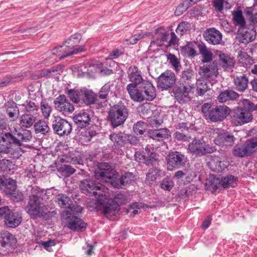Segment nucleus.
<instances>
[{
    "instance_id": "39",
    "label": "nucleus",
    "mask_w": 257,
    "mask_h": 257,
    "mask_svg": "<svg viewBox=\"0 0 257 257\" xmlns=\"http://www.w3.org/2000/svg\"><path fill=\"white\" fill-rule=\"evenodd\" d=\"M34 129L36 133L45 135L49 132V127L46 121L41 119L35 123Z\"/></svg>"
},
{
    "instance_id": "8",
    "label": "nucleus",
    "mask_w": 257,
    "mask_h": 257,
    "mask_svg": "<svg viewBox=\"0 0 257 257\" xmlns=\"http://www.w3.org/2000/svg\"><path fill=\"white\" fill-rule=\"evenodd\" d=\"M244 107H239L234 110L231 117V122L234 125H241L250 122L252 116L249 110L252 109L250 102L247 99L242 101Z\"/></svg>"
},
{
    "instance_id": "34",
    "label": "nucleus",
    "mask_w": 257,
    "mask_h": 257,
    "mask_svg": "<svg viewBox=\"0 0 257 257\" xmlns=\"http://www.w3.org/2000/svg\"><path fill=\"white\" fill-rule=\"evenodd\" d=\"M230 165L229 162H208L207 166L211 171L220 172Z\"/></svg>"
},
{
    "instance_id": "18",
    "label": "nucleus",
    "mask_w": 257,
    "mask_h": 257,
    "mask_svg": "<svg viewBox=\"0 0 257 257\" xmlns=\"http://www.w3.org/2000/svg\"><path fill=\"white\" fill-rule=\"evenodd\" d=\"M70 200L69 198L65 197V202ZM83 207L76 203H65V218L79 217L82 213Z\"/></svg>"
},
{
    "instance_id": "55",
    "label": "nucleus",
    "mask_w": 257,
    "mask_h": 257,
    "mask_svg": "<svg viewBox=\"0 0 257 257\" xmlns=\"http://www.w3.org/2000/svg\"><path fill=\"white\" fill-rule=\"evenodd\" d=\"M185 159V156L177 151L171 152L168 155V161H183Z\"/></svg>"
},
{
    "instance_id": "54",
    "label": "nucleus",
    "mask_w": 257,
    "mask_h": 257,
    "mask_svg": "<svg viewBox=\"0 0 257 257\" xmlns=\"http://www.w3.org/2000/svg\"><path fill=\"white\" fill-rule=\"evenodd\" d=\"M148 33H140L139 34L135 35L131 37H130L128 39L125 40V44L127 45H134L137 43L138 41L143 39L145 36H147Z\"/></svg>"
},
{
    "instance_id": "17",
    "label": "nucleus",
    "mask_w": 257,
    "mask_h": 257,
    "mask_svg": "<svg viewBox=\"0 0 257 257\" xmlns=\"http://www.w3.org/2000/svg\"><path fill=\"white\" fill-rule=\"evenodd\" d=\"M205 40L212 45L220 44L222 41V34L215 28L207 29L204 34Z\"/></svg>"
},
{
    "instance_id": "51",
    "label": "nucleus",
    "mask_w": 257,
    "mask_h": 257,
    "mask_svg": "<svg viewBox=\"0 0 257 257\" xmlns=\"http://www.w3.org/2000/svg\"><path fill=\"white\" fill-rule=\"evenodd\" d=\"M245 145L249 155L252 154L257 150V138L247 141Z\"/></svg>"
},
{
    "instance_id": "64",
    "label": "nucleus",
    "mask_w": 257,
    "mask_h": 257,
    "mask_svg": "<svg viewBox=\"0 0 257 257\" xmlns=\"http://www.w3.org/2000/svg\"><path fill=\"white\" fill-rule=\"evenodd\" d=\"M149 122L152 127H158L162 123L163 120L160 117H154L150 118Z\"/></svg>"
},
{
    "instance_id": "35",
    "label": "nucleus",
    "mask_w": 257,
    "mask_h": 257,
    "mask_svg": "<svg viewBox=\"0 0 257 257\" xmlns=\"http://www.w3.org/2000/svg\"><path fill=\"white\" fill-rule=\"evenodd\" d=\"M64 125V119L59 116H56L53 122V128L60 136H62L64 135V130H63Z\"/></svg>"
},
{
    "instance_id": "29",
    "label": "nucleus",
    "mask_w": 257,
    "mask_h": 257,
    "mask_svg": "<svg viewBox=\"0 0 257 257\" xmlns=\"http://www.w3.org/2000/svg\"><path fill=\"white\" fill-rule=\"evenodd\" d=\"M205 187L208 189L216 191L217 189L221 187V179L216 177L214 175H210L205 183Z\"/></svg>"
},
{
    "instance_id": "19",
    "label": "nucleus",
    "mask_w": 257,
    "mask_h": 257,
    "mask_svg": "<svg viewBox=\"0 0 257 257\" xmlns=\"http://www.w3.org/2000/svg\"><path fill=\"white\" fill-rule=\"evenodd\" d=\"M215 55L219 60L220 65L225 70L232 68L234 64V59L220 51H216Z\"/></svg>"
},
{
    "instance_id": "62",
    "label": "nucleus",
    "mask_w": 257,
    "mask_h": 257,
    "mask_svg": "<svg viewBox=\"0 0 257 257\" xmlns=\"http://www.w3.org/2000/svg\"><path fill=\"white\" fill-rule=\"evenodd\" d=\"M187 2L183 1L176 9L175 14L176 16H180L185 12L189 7L187 5Z\"/></svg>"
},
{
    "instance_id": "7",
    "label": "nucleus",
    "mask_w": 257,
    "mask_h": 257,
    "mask_svg": "<svg viewBox=\"0 0 257 257\" xmlns=\"http://www.w3.org/2000/svg\"><path fill=\"white\" fill-rule=\"evenodd\" d=\"M201 109L206 119L212 122L222 121L230 112V109L226 105H219L212 108L210 103L203 104Z\"/></svg>"
},
{
    "instance_id": "13",
    "label": "nucleus",
    "mask_w": 257,
    "mask_h": 257,
    "mask_svg": "<svg viewBox=\"0 0 257 257\" xmlns=\"http://www.w3.org/2000/svg\"><path fill=\"white\" fill-rule=\"evenodd\" d=\"M188 150L196 155L212 153L216 150L215 147L206 145L202 139H195L188 145Z\"/></svg>"
},
{
    "instance_id": "53",
    "label": "nucleus",
    "mask_w": 257,
    "mask_h": 257,
    "mask_svg": "<svg viewBox=\"0 0 257 257\" xmlns=\"http://www.w3.org/2000/svg\"><path fill=\"white\" fill-rule=\"evenodd\" d=\"M27 112L35 113L39 109V106L32 101H27L26 103L23 104Z\"/></svg>"
},
{
    "instance_id": "21",
    "label": "nucleus",
    "mask_w": 257,
    "mask_h": 257,
    "mask_svg": "<svg viewBox=\"0 0 257 257\" xmlns=\"http://www.w3.org/2000/svg\"><path fill=\"white\" fill-rule=\"evenodd\" d=\"M99 204L102 205L103 212L107 218L115 215L119 210L118 205L110 202V193L109 192L108 199L104 203Z\"/></svg>"
},
{
    "instance_id": "20",
    "label": "nucleus",
    "mask_w": 257,
    "mask_h": 257,
    "mask_svg": "<svg viewBox=\"0 0 257 257\" xmlns=\"http://www.w3.org/2000/svg\"><path fill=\"white\" fill-rule=\"evenodd\" d=\"M138 85L128 84L126 89L130 95L131 98L136 101H142L147 99V95L144 92V89L139 90L137 87Z\"/></svg>"
},
{
    "instance_id": "48",
    "label": "nucleus",
    "mask_w": 257,
    "mask_h": 257,
    "mask_svg": "<svg viewBox=\"0 0 257 257\" xmlns=\"http://www.w3.org/2000/svg\"><path fill=\"white\" fill-rule=\"evenodd\" d=\"M54 104L55 108L64 113V95L61 94L54 100Z\"/></svg>"
},
{
    "instance_id": "41",
    "label": "nucleus",
    "mask_w": 257,
    "mask_h": 257,
    "mask_svg": "<svg viewBox=\"0 0 257 257\" xmlns=\"http://www.w3.org/2000/svg\"><path fill=\"white\" fill-rule=\"evenodd\" d=\"M199 52L201 54L203 62H208L212 60V53L204 45H199L198 46Z\"/></svg>"
},
{
    "instance_id": "4",
    "label": "nucleus",
    "mask_w": 257,
    "mask_h": 257,
    "mask_svg": "<svg viewBox=\"0 0 257 257\" xmlns=\"http://www.w3.org/2000/svg\"><path fill=\"white\" fill-rule=\"evenodd\" d=\"M193 73L191 71H183L180 80V85L174 90V96L180 103L189 101L194 91V84L192 83Z\"/></svg>"
},
{
    "instance_id": "27",
    "label": "nucleus",
    "mask_w": 257,
    "mask_h": 257,
    "mask_svg": "<svg viewBox=\"0 0 257 257\" xmlns=\"http://www.w3.org/2000/svg\"><path fill=\"white\" fill-rule=\"evenodd\" d=\"M239 32L241 35L242 43H248L255 39V32L247 29L245 27L239 28Z\"/></svg>"
},
{
    "instance_id": "61",
    "label": "nucleus",
    "mask_w": 257,
    "mask_h": 257,
    "mask_svg": "<svg viewBox=\"0 0 257 257\" xmlns=\"http://www.w3.org/2000/svg\"><path fill=\"white\" fill-rule=\"evenodd\" d=\"M168 59L174 68L175 70L176 71H178L179 69V62L177 57L174 55L170 54L168 55Z\"/></svg>"
},
{
    "instance_id": "31",
    "label": "nucleus",
    "mask_w": 257,
    "mask_h": 257,
    "mask_svg": "<svg viewBox=\"0 0 257 257\" xmlns=\"http://www.w3.org/2000/svg\"><path fill=\"white\" fill-rule=\"evenodd\" d=\"M88 70L91 72L98 73L101 75H110L112 73L111 69L105 67L101 63L90 66Z\"/></svg>"
},
{
    "instance_id": "23",
    "label": "nucleus",
    "mask_w": 257,
    "mask_h": 257,
    "mask_svg": "<svg viewBox=\"0 0 257 257\" xmlns=\"http://www.w3.org/2000/svg\"><path fill=\"white\" fill-rule=\"evenodd\" d=\"M73 120L79 126L82 127L89 124L90 117L88 111L83 110L75 114Z\"/></svg>"
},
{
    "instance_id": "33",
    "label": "nucleus",
    "mask_w": 257,
    "mask_h": 257,
    "mask_svg": "<svg viewBox=\"0 0 257 257\" xmlns=\"http://www.w3.org/2000/svg\"><path fill=\"white\" fill-rule=\"evenodd\" d=\"M232 14L233 21L235 26H238L239 28L245 26V21L242 15V12L241 10L237 9L236 11H233Z\"/></svg>"
},
{
    "instance_id": "26",
    "label": "nucleus",
    "mask_w": 257,
    "mask_h": 257,
    "mask_svg": "<svg viewBox=\"0 0 257 257\" xmlns=\"http://www.w3.org/2000/svg\"><path fill=\"white\" fill-rule=\"evenodd\" d=\"M81 101L87 105L93 104L97 99V95L92 90L86 88L81 89Z\"/></svg>"
},
{
    "instance_id": "45",
    "label": "nucleus",
    "mask_w": 257,
    "mask_h": 257,
    "mask_svg": "<svg viewBox=\"0 0 257 257\" xmlns=\"http://www.w3.org/2000/svg\"><path fill=\"white\" fill-rule=\"evenodd\" d=\"M196 86L197 94L200 96L203 95L209 89L206 82L202 79L197 80Z\"/></svg>"
},
{
    "instance_id": "16",
    "label": "nucleus",
    "mask_w": 257,
    "mask_h": 257,
    "mask_svg": "<svg viewBox=\"0 0 257 257\" xmlns=\"http://www.w3.org/2000/svg\"><path fill=\"white\" fill-rule=\"evenodd\" d=\"M176 80L175 74L168 70L162 73L158 80V86L163 89H167L174 85Z\"/></svg>"
},
{
    "instance_id": "11",
    "label": "nucleus",
    "mask_w": 257,
    "mask_h": 257,
    "mask_svg": "<svg viewBox=\"0 0 257 257\" xmlns=\"http://www.w3.org/2000/svg\"><path fill=\"white\" fill-rule=\"evenodd\" d=\"M128 112L125 106L118 103L111 107L109 111L108 116L112 124L117 126L125 121L127 117Z\"/></svg>"
},
{
    "instance_id": "60",
    "label": "nucleus",
    "mask_w": 257,
    "mask_h": 257,
    "mask_svg": "<svg viewBox=\"0 0 257 257\" xmlns=\"http://www.w3.org/2000/svg\"><path fill=\"white\" fill-rule=\"evenodd\" d=\"M110 84L107 83L104 84L99 91V97L101 99H106L110 91Z\"/></svg>"
},
{
    "instance_id": "57",
    "label": "nucleus",
    "mask_w": 257,
    "mask_h": 257,
    "mask_svg": "<svg viewBox=\"0 0 257 257\" xmlns=\"http://www.w3.org/2000/svg\"><path fill=\"white\" fill-rule=\"evenodd\" d=\"M121 54V52L118 49H115L113 50L109 55L108 59L106 58V60H110L109 65L110 66L112 67L116 65V62L112 60V59L117 58Z\"/></svg>"
},
{
    "instance_id": "42",
    "label": "nucleus",
    "mask_w": 257,
    "mask_h": 257,
    "mask_svg": "<svg viewBox=\"0 0 257 257\" xmlns=\"http://www.w3.org/2000/svg\"><path fill=\"white\" fill-rule=\"evenodd\" d=\"M40 109L45 118H48L50 115L52 109L46 99H42L40 102Z\"/></svg>"
},
{
    "instance_id": "15",
    "label": "nucleus",
    "mask_w": 257,
    "mask_h": 257,
    "mask_svg": "<svg viewBox=\"0 0 257 257\" xmlns=\"http://www.w3.org/2000/svg\"><path fill=\"white\" fill-rule=\"evenodd\" d=\"M81 39V35L78 33H76L71 35L70 38L65 41V43H67L69 45L67 47H71V50L67 53H65V57L73 54H76L85 51V49L84 46L76 45L79 43Z\"/></svg>"
},
{
    "instance_id": "56",
    "label": "nucleus",
    "mask_w": 257,
    "mask_h": 257,
    "mask_svg": "<svg viewBox=\"0 0 257 257\" xmlns=\"http://www.w3.org/2000/svg\"><path fill=\"white\" fill-rule=\"evenodd\" d=\"M234 155L238 157H244L249 155L245 145L236 147L234 150Z\"/></svg>"
},
{
    "instance_id": "28",
    "label": "nucleus",
    "mask_w": 257,
    "mask_h": 257,
    "mask_svg": "<svg viewBox=\"0 0 257 257\" xmlns=\"http://www.w3.org/2000/svg\"><path fill=\"white\" fill-rule=\"evenodd\" d=\"M239 63L245 68H249L254 63L253 59L245 52L240 51L237 56Z\"/></svg>"
},
{
    "instance_id": "30",
    "label": "nucleus",
    "mask_w": 257,
    "mask_h": 257,
    "mask_svg": "<svg viewBox=\"0 0 257 257\" xmlns=\"http://www.w3.org/2000/svg\"><path fill=\"white\" fill-rule=\"evenodd\" d=\"M238 178L233 175H228L221 178V186L224 189L233 188L237 185Z\"/></svg>"
},
{
    "instance_id": "63",
    "label": "nucleus",
    "mask_w": 257,
    "mask_h": 257,
    "mask_svg": "<svg viewBox=\"0 0 257 257\" xmlns=\"http://www.w3.org/2000/svg\"><path fill=\"white\" fill-rule=\"evenodd\" d=\"M52 53L53 55L59 56V58L60 60L64 58V51L62 46L54 48L52 50Z\"/></svg>"
},
{
    "instance_id": "5",
    "label": "nucleus",
    "mask_w": 257,
    "mask_h": 257,
    "mask_svg": "<svg viewBox=\"0 0 257 257\" xmlns=\"http://www.w3.org/2000/svg\"><path fill=\"white\" fill-rule=\"evenodd\" d=\"M80 188L83 193L97 198V204H101L108 199V189L100 183H96L91 180H86L81 182Z\"/></svg>"
},
{
    "instance_id": "24",
    "label": "nucleus",
    "mask_w": 257,
    "mask_h": 257,
    "mask_svg": "<svg viewBox=\"0 0 257 257\" xmlns=\"http://www.w3.org/2000/svg\"><path fill=\"white\" fill-rule=\"evenodd\" d=\"M170 132L167 128L152 130L149 132L148 136L154 140L161 141L170 137Z\"/></svg>"
},
{
    "instance_id": "58",
    "label": "nucleus",
    "mask_w": 257,
    "mask_h": 257,
    "mask_svg": "<svg viewBox=\"0 0 257 257\" xmlns=\"http://www.w3.org/2000/svg\"><path fill=\"white\" fill-rule=\"evenodd\" d=\"M182 52L187 56H195L196 54V51L192 47V44H189L182 48Z\"/></svg>"
},
{
    "instance_id": "46",
    "label": "nucleus",
    "mask_w": 257,
    "mask_h": 257,
    "mask_svg": "<svg viewBox=\"0 0 257 257\" xmlns=\"http://www.w3.org/2000/svg\"><path fill=\"white\" fill-rule=\"evenodd\" d=\"M81 89H70L67 92L68 97L75 103H78L81 100Z\"/></svg>"
},
{
    "instance_id": "1",
    "label": "nucleus",
    "mask_w": 257,
    "mask_h": 257,
    "mask_svg": "<svg viewBox=\"0 0 257 257\" xmlns=\"http://www.w3.org/2000/svg\"><path fill=\"white\" fill-rule=\"evenodd\" d=\"M49 194V192L37 186L32 187L29 201L25 208L26 211L32 218H40L47 220L56 214V211L49 210L45 204L44 201H47L46 200L49 199L47 197Z\"/></svg>"
},
{
    "instance_id": "59",
    "label": "nucleus",
    "mask_w": 257,
    "mask_h": 257,
    "mask_svg": "<svg viewBox=\"0 0 257 257\" xmlns=\"http://www.w3.org/2000/svg\"><path fill=\"white\" fill-rule=\"evenodd\" d=\"M146 129V125L144 122L138 121L134 124L133 130L134 132L138 135H142Z\"/></svg>"
},
{
    "instance_id": "6",
    "label": "nucleus",
    "mask_w": 257,
    "mask_h": 257,
    "mask_svg": "<svg viewBox=\"0 0 257 257\" xmlns=\"http://www.w3.org/2000/svg\"><path fill=\"white\" fill-rule=\"evenodd\" d=\"M128 78L132 84L135 85H142L144 92L147 95V100H153L156 96L155 88L149 81L144 80L138 68L131 66L127 71Z\"/></svg>"
},
{
    "instance_id": "32",
    "label": "nucleus",
    "mask_w": 257,
    "mask_h": 257,
    "mask_svg": "<svg viewBox=\"0 0 257 257\" xmlns=\"http://www.w3.org/2000/svg\"><path fill=\"white\" fill-rule=\"evenodd\" d=\"M36 120V117L31 114L25 113L20 117V123L23 127L29 128Z\"/></svg>"
},
{
    "instance_id": "36",
    "label": "nucleus",
    "mask_w": 257,
    "mask_h": 257,
    "mask_svg": "<svg viewBox=\"0 0 257 257\" xmlns=\"http://www.w3.org/2000/svg\"><path fill=\"white\" fill-rule=\"evenodd\" d=\"M16 169L14 162H0V172L7 175L13 174Z\"/></svg>"
},
{
    "instance_id": "25",
    "label": "nucleus",
    "mask_w": 257,
    "mask_h": 257,
    "mask_svg": "<svg viewBox=\"0 0 257 257\" xmlns=\"http://www.w3.org/2000/svg\"><path fill=\"white\" fill-rule=\"evenodd\" d=\"M6 113L11 121H15L20 114L19 109L14 102H8L6 105Z\"/></svg>"
},
{
    "instance_id": "44",
    "label": "nucleus",
    "mask_w": 257,
    "mask_h": 257,
    "mask_svg": "<svg viewBox=\"0 0 257 257\" xmlns=\"http://www.w3.org/2000/svg\"><path fill=\"white\" fill-rule=\"evenodd\" d=\"M63 66L62 65H57L51 69L44 70L41 74V76L51 77L53 76L52 73L55 72H57V74H60L63 72Z\"/></svg>"
},
{
    "instance_id": "22",
    "label": "nucleus",
    "mask_w": 257,
    "mask_h": 257,
    "mask_svg": "<svg viewBox=\"0 0 257 257\" xmlns=\"http://www.w3.org/2000/svg\"><path fill=\"white\" fill-rule=\"evenodd\" d=\"M68 228L76 231L85 230L87 224L80 217L65 218Z\"/></svg>"
},
{
    "instance_id": "43",
    "label": "nucleus",
    "mask_w": 257,
    "mask_h": 257,
    "mask_svg": "<svg viewBox=\"0 0 257 257\" xmlns=\"http://www.w3.org/2000/svg\"><path fill=\"white\" fill-rule=\"evenodd\" d=\"M13 236L11 234H4L3 236L0 239V244L2 247H5L6 251L9 252L11 251V238H13Z\"/></svg>"
},
{
    "instance_id": "12",
    "label": "nucleus",
    "mask_w": 257,
    "mask_h": 257,
    "mask_svg": "<svg viewBox=\"0 0 257 257\" xmlns=\"http://www.w3.org/2000/svg\"><path fill=\"white\" fill-rule=\"evenodd\" d=\"M2 212L0 214V218L4 217L5 225L8 227L16 228L22 221L21 214L16 211L11 210L8 206L2 207Z\"/></svg>"
},
{
    "instance_id": "3",
    "label": "nucleus",
    "mask_w": 257,
    "mask_h": 257,
    "mask_svg": "<svg viewBox=\"0 0 257 257\" xmlns=\"http://www.w3.org/2000/svg\"><path fill=\"white\" fill-rule=\"evenodd\" d=\"M31 131L28 130L16 131L14 135L10 133L0 135V152L9 153L12 145L21 146L22 142H27L32 139Z\"/></svg>"
},
{
    "instance_id": "10",
    "label": "nucleus",
    "mask_w": 257,
    "mask_h": 257,
    "mask_svg": "<svg viewBox=\"0 0 257 257\" xmlns=\"http://www.w3.org/2000/svg\"><path fill=\"white\" fill-rule=\"evenodd\" d=\"M16 181L4 176L0 177V190L11 196L14 201H19L23 199V195L21 193H16Z\"/></svg>"
},
{
    "instance_id": "49",
    "label": "nucleus",
    "mask_w": 257,
    "mask_h": 257,
    "mask_svg": "<svg viewBox=\"0 0 257 257\" xmlns=\"http://www.w3.org/2000/svg\"><path fill=\"white\" fill-rule=\"evenodd\" d=\"M190 28V23L187 22H182L178 25L176 31L178 35L182 36L186 34L189 30Z\"/></svg>"
},
{
    "instance_id": "50",
    "label": "nucleus",
    "mask_w": 257,
    "mask_h": 257,
    "mask_svg": "<svg viewBox=\"0 0 257 257\" xmlns=\"http://www.w3.org/2000/svg\"><path fill=\"white\" fill-rule=\"evenodd\" d=\"M126 199L125 195L121 192H119L116 193L112 200H111L110 197V202H112L114 204H117L119 206V204H125Z\"/></svg>"
},
{
    "instance_id": "47",
    "label": "nucleus",
    "mask_w": 257,
    "mask_h": 257,
    "mask_svg": "<svg viewBox=\"0 0 257 257\" xmlns=\"http://www.w3.org/2000/svg\"><path fill=\"white\" fill-rule=\"evenodd\" d=\"M95 135V132L93 131H84L81 133L79 141L83 145L89 142Z\"/></svg>"
},
{
    "instance_id": "52",
    "label": "nucleus",
    "mask_w": 257,
    "mask_h": 257,
    "mask_svg": "<svg viewBox=\"0 0 257 257\" xmlns=\"http://www.w3.org/2000/svg\"><path fill=\"white\" fill-rule=\"evenodd\" d=\"M174 185V182L170 177L164 178L160 184L161 188L166 191H170Z\"/></svg>"
},
{
    "instance_id": "37",
    "label": "nucleus",
    "mask_w": 257,
    "mask_h": 257,
    "mask_svg": "<svg viewBox=\"0 0 257 257\" xmlns=\"http://www.w3.org/2000/svg\"><path fill=\"white\" fill-rule=\"evenodd\" d=\"M234 84L238 90L243 91L247 87L248 79L244 75L236 76L234 78Z\"/></svg>"
},
{
    "instance_id": "38",
    "label": "nucleus",
    "mask_w": 257,
    "mask_h": 257,
    "mask_svg": "<svg viewBox=\"0 0 257 257\" xmlns=\"http://www.w3.org/2000/svg\"><path fill=\"white\" fill-rule=\"evenodd\" d=\"M238 94L232 90H226L221 92L217 97L220 102H224L228 100L235 99L238 97Z\"/></svg>"
},
{
    "instance_id": "9",
    "label": "nucleus",
    "mask_w": 257,
    "mask_h": 257,
    "mask_svg": "<svg viewBox=\"0 0 257 257\" xmlns=\"http://www.w3.org/2000/svg\"><path fill=\"white\" fill-rule=\"evenodd\" d=\"M210 139L216 145L222 147L232 146L234 137L225 133L223 130L216 128L210 131Z\"/></svg>"
},
{
    "instance_id": "2",
    "label": "nucleus",
    "mask_w": 257,
    "mask_h": 257,
    "mask_svg": "<svg viewBox=\"0 0 257 257\" xmlns=\"http://www.w3.org/2000/svg\"><path fill=\"white\" fill-rule=\"evenodd\" d=\"M99 171L95 172V178L105 182H110L114 187L119 188L121 186L131 183L134 180V175L131 172H126L119 179L113 178L111 174L114 172V168L110 162H97Z\"/></svg>"
},
{
    "instance_id": "14",
    "label": "nucleus",
    "mask_w": 257,
    "mask_h": 257,
    "mask_svg": "<svg viewBox=\"0 0 257 257\" xmlns=\"http://www.w3.org/2000/svg\"><path fill=\"white\" fill-rule=\"evenodd\" d=\"M199 73L206 81L211 84L215 83L216 81V78L219 74L216 63L213 62L208 65H203L200 68Z\"/></svg>"
},
{
    "instance_id": "40",
    "label": "nucleus",
    "mask_w": 257,
    "mask_h": 257,
    "mask_svg": "<svg viewBox=\"0 0 257 257\" xmlns=\"http://www.w3.org/2000/svg\"><path fill=\"white\" fill-rule=\"evenodd\" d=\"M109 138L114 145L118 147H122L126 143V137L119 134H111Z\"/></svg>"
}]
</instances>
